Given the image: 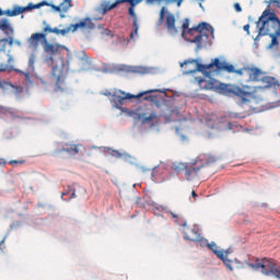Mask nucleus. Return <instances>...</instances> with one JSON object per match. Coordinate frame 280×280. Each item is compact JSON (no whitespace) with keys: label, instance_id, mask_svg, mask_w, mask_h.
<instances>
[{"label":"nucleus","instance_id":"f257e3e1","mask_svg":"<svg viewBox=\"0 0 280 280\" xmlns=\"http://www.w3.org/2000/svg\"><path fill=\"white\" fill-rule=\"evenodd\" d=\"M182 69H184V74L189 75L190 73H196L200 71L205 73L208 78L196 77L195 82L201 89V91H222L223 95L228 97H240L243 104H246L250 97H253V91L250 85H235V84H221L218 80L211 78V71H209V65H202L198 59L186 60L180 63Z\"/></svg>","mask_w":280,"mask_h":280},{"label":"nucleus","instance_id":"f03ea898","mask_svg":"<svg viewBox=\"0 0 280 280\" xmlns=\"http://www.w3.org/2000/svg\"><path fill=\"white\" fill-rule=\"evenodd\" d=\"M208 69L211 73H220V71L236 73V75L244 78L245 82H261L264 89H272V86H277V79L267 75L264 70L253 65L235 70L233 65L222 62L219 58H215L211 63H208Z\"/></svg>","mask_w":280,"mask_h":280},{"label":"nucleus","instance_id":"7ed1b4c3","mask_svg":"<svg viewBox=\"0 0 280 280\" xmlns=\"http://www.w3.org/2000/svg\"><path fill=\"white\" fill-rule=\"evenodd\" d=\"M182 30L183 38L186 36H194V38H186V40L197 45V51L202 49V44L206 43V40H209V32L213 34V27L208 25L207 22H201L197 26L189 28V19H185Z\"/></svg>","mask_w":280,"mask_h":280},{"label":"nucleus","instance_id":"20e7f679","mask_svg":"<svg viewBox=\"0 0 280 280\" xmlns=\"http://www.w3.org/2000/svg\"><path fill=\"white\" fill-rule=\"evenodd\" d=\"M60 54H48L45 58L47 67L51 69V80L55 82L56 91H62V86H65V78H67L65 59L62 57L56 59V56H60Z\"/></svg>","mask_w":280,"mask_h":280},{"label":"nucleus","instance_id":"39448f33","mask_svg":"<svg viewBox=\"0 0 280 280\" xmlns=\"http://www.w3.org/2000/svg\"><path fill=\"white\" fill-rule=\"evenodd\" d=\"M259 36H272L280 34V20L277 14L265 10L256 23Z\"/></svg>","mask_w":280,"mask_h":280},{"label":"nucleus","instance_id":"423d86ee","mask_svg":"<svg viewBox=\"0 0 280 280\" xmlns=\"http://www.w3.org/2000/svg\"><path fill=\"white\" fill-rule=\"evenodd\" d=\"M215 156L207 153H201L198 158L186 164L185 178L186 180H194V178L198 177L202 167H207V165H211V163H215Z\"/></svg>","mask_w":280,"mask_h":280},{"label":"nucleus","instance_id":"0eeeda50","mask_svg":"<svg viewBox=\"0 0 280 280\" xmlns=\"http://www.w3.org/2000/svg\"><path fill=\"white\" fill-rule=\"evenodd\" d=\"M27 43L31 47L38 49L40 43H43V49L45 54H60L63 49H67V46L60 44H51L47 42V35L45 33H34L28 39Z\"/></svg>","mask_w":280,"mask_h":280},{"label":"nucleus","instance_id":"6e6552de","mask_svg":"<svg viewBox=\"0 0 280 280\" xmlns=\"http://www.w3.org/2000/svg\"><path fill=\"white\" fill-rule=\"evenodd\" d=\"M247 266L253 268V270H259V268H261V272L266 277H271L272 275L276 279L280 280V269L277 268V264H275V261L268 258H264L261 261L257 258L255 264L249 262Z\"/></svg>","mask_w":280,"mask_h":280},{"label":"nucleus","instance_id":"1a4fd4ad","mask_svg":"<svg viewBox=\"0 0 280 280\" xmlns=\"http://www.w3.org/2000/svg\"><path fill=\"white\" fill-rule=\"evenodd\" d=\"M150 93H165L163 90H149L145 92H142L138 95H132L130 93H126L121 90H116L113 94V102L116 106V108H119V106L124 105L125 100H141L143 95H148Z\"/></svg>","mask_w":280,"mask_h":280},{"label":"nucleus","instance_id":"9d476101","mask_svg":"<svg viewBox=\"0 0 280 280\" xmlns=\"http://www.w3.org/2000/svg\"><path fill=\"white\" fill-rule=\"evenodd\" d=\"M183 226H185V229H184V238L185 240H188V242H198L199 244H207V240H205L200 235V229L189 228V226H187L186 222L183 224Z\"/></svg>","mask_w":280,"mask_h":280},{"label":"nucleus","instance_id":"9b49d317","mask_svg":"<svg viewBox=\"0 0 280 280\" xmlns=\"http://www.w3.org/2000/svg\"><path fill=\"white\" fill-rule=\"evenodd\" d=\"M80 148H82V144H73V143H66L62 149H55L51 153L52 156H58L60 152H67L70 156H75L80 154Z\"/></svg>","mask_w":280,"mask_h":280},{"label":"nucleus","instance_id":"f8f14e48","mask_svg":"<svg viewBox=\"0 0 280 280\" xmlns=\"http://www.w3.org/2000/svg\"><path fill=\"white\" fill-rule=\"evenodd\" d=\"M45 5H49V2H47L46 0H43L42 2H38L37 4L30 3L26 7L15 5L13 8V12H14L15 16H19V14H23V12H28L30 10H38L39 8H43Z\"/></svg>","mask_w":280,"mask_h":280},{"label":"nucleus","instance_id":"ddd939ff","mask_svg":"<svg viewBox=\"0 0 280 280\" xmlns=\"http://www.w3.org/2000/svg\"><path fill=\"white\" fill-rule=\"evenodd\" d=\"M93 21H95V16L92 19L85 18L81 20L79 23L73 25V32H78V30H86V32H93V30H95V23H93Z\"/></svg>","mask_w":280,"mask_h":280},{"label":"nucleus","instance_id":"4468645a","mask_svg":"<svg viewBox=\"0 0 280 280\" xmlns=\"http://www.w3.org/2000/svg\"><path fill=\"white\" fill-rule=\"evenodd\" d=\"M165 25L170 34H178V30L176 28V16H174V14H167Z\"/></svg>","mask_w":280,"mask_h":280},{"label":"nucleus","instance_id":"2eb2a0df","mask_svg":"<svg viewBox=\"0 0 280 280\" xmlns=\"http://www.w3.org/2000/svg\"><path fill=\"white\" fill-rule=\"evenodd\" d=\"M72 5L73 4H71V0H63L59 5L48 2V5L46 7L51 8L52 10H55V12H68Z\"/></svg>","mask_w":280,"mask_h":280},{"label":"nucleus","instance_id":"dca6fc26","mask_svg":"<svg viewBox=\"0 0 280 280\" xmlns=\"http://www.w3.org/2000/svg\"><path fill=\"white\" fill-rule=\"evenodd\" d=\"M0 31L5 34V36H12L14 34V28L10 25L8 19L0 20Z\"/></svg>","mask_w":280,"mask_h":280},{"label":"nucleus","instance_id":"f3484780","mask_svg":"<svg viewBox=\"0 0 280 280\" xmlns=\"http://www.w3.org/2000/svg\"><path fill=\"white\" fill-rule=\"evenodd\" d=\"M129 15L132 16L133 20V32L130 33V38L131 40L135 39L136 36H139V23L137 22V13H135V7H130L129 10Z\"/></svg>","mask_w":280,"mask_h":280},{"label":"nucleus","instance_id":"a211bd4d","mask_svg":"<svg viewBox=\"0 0 280 280\" xmlns=\"http://www.w3.org/2000/svg\"><path fill=\"white\" fill-rule=\"evenodd\" d=\"M115 8H117V3H105L103 4V8L100 10V16L94 18V21H102V19H104V15L106 14V12H110V10H115Z\"/></svg>","mask_w":280,"mask_h":280},{"label":"nucleus","instance_id":"6ab92c4d","mask_svg":"<svg viewBox=\"0 0 280 280\" xmlns=\"http://www.w3.org/2000/svg\"><path fill=\"white\" fill-rule=\"evenodd\" d=\"M201 246H208V248L210 250H212V253H214V255H217V257L219 259H224V252L222 250H219L218 249V245L215 243H207V240H206V243H200Z\"/></svg>","mask_w":280,"mask_h":280},{"label":"nucleus","instance_id":"aec40b11","mask_svg":"<svg viewBox=\"0 0 280 280\" xmlns=\"http://www.w3.org/2000/svg\"><path fill=\"white\" fill-rule=\"evenodd\" d=\"M138 119H141L142 125L152 124V121L156 119V113L152 112L149 116L145 114H138Z\"/></svg>","mask_w":280,"mask_h":280},{"label":"nucleus","instance_id":"412c9836","mask_svg":"<svg viewBox=\"0 0 280 280\" xmlns=\"http://www.w3.org/2000/svg\"><path fill=\"white\" fill-rule=\"evenodd\" d=\"M75 24H70L69 25V27H67V28H62V30H60V28H58V27H55L54 28V34H56L57 36H67V34H69V32H75V31H73V26H74Z\"/></svg>","mask_w":280,"mask_h":280},{"label":"nucleus","instance_id":"4be33fe9","mask_svg":"<svg viewBox=\"0 0 280 280\" xmlns=\"http://www.w3.org/2000/svg\"><path fill=\"white\" fill-rule=\"evenodd\" d=\"M3 40H8V39L0 38V51H5V44ZM0 71H8V65H1ZM0 89H3V83L1 82V80H0Z\"/></svg>","mask_w":280,"mask_h":280},{"label":"nucleus","instance_id":"5701e85b","mask_svg":"<svg viewBox=\"0 0 280 280\" xmlns=\"http://www.w3.org/2000/svg\"><path fill=\"white\" fill-rule=\"evenodd\" d=\"M173 170L174 172H176L177 174H180V172H184V170H187V164L179 162V163H174L173 165Z\"/></svg>","mask_w":280,"mask_h":280},{"label":"nucleus","instance_id":"b1692460","mask_svg":"<svg viewBox=\"0 0 280 280\" xmlns=\"http://www.w3.org/2000/svg\"><path fill=\"white\" fill-rule=\"evenodd\" d=\"M271 38V44L270 47H275V45H279V40L277 38H279L280 34L275 33V35H269Z\"/></svg>","mask_w":280,"mask_h":280},{"label":"nucleus","instance_id":"393cba45","mask_svg":"<svg viewBox=\"0 0 280 280\" xmlns=\"http://www.w3.org/2000/svg\"><path fill=\"white\" fill-rule=\"evenodd\" d=\"M221 260L226 266V268H229V270H231V272H233V267L231 266L232 261L226 259L224 254H223V259H221Z\"/></svg>","mask_w":280,"mask_h":280},{"label":"nucleus","instance_id":"a878e982","mask_svg":"<svg viewBox=\"0 0 280 280\" xmlns=\"http://www.w3.org/2000/svg\"><path fill=\"white\" fill-rule=\"evenodd\" d=\"M36 63V55H31L28 58V67H34Z\"/></svg>","mask_w":280,"mask_h":280},{"label":"nucleus","instance_id":"bb28decb","mask_svg":"<svg viewBox=\"0 0 280 280\" xmlns=\"http://www.w3.org/2000/svg\"><path fill=\"white\" fill-rule=\"evenodd\" d=\"M109 154L112 156H114L115 159H121V156H122V154L117 150H112Z\"/></svg>","mask_w":280,"mask_h":280},{"label":"nucleus","instance_id":"cd10ccee","mask_svg":"<svg viewBox=\"0 0 280 280\" xmlns=\"http://www.w3.org/2000/svg\"><path fill=\"white\" fill-rule=\"evenodd\" d=\"M3 43H8L10 47L14 45V38L12 36H9V38H2Z\"/></svg>","mask_w":280,"mask_h":280},{"label":"nucleus","instance_id":"c85d7f7f","mask_svg":"<svg viewBox=\"0 0 280 280\" xmlns=\"http://www.w3.org/2000/svg\"><path fill=\"white\" fill-rule=\"evenodd\" d=\"M165 20V7H162L161 11H160V23H163V21Z\"/></svg>","mask_w":280,"mask_h":280},{"label":"nucleus","instance_id":"c756f323","mask_svg":"<svg viewBox=\"0 0 280 280\" xmlns=\"http://www.w3.org/2000/svg\"><path fill=\"white\" fill-rule=\"evenodd\" d=\"M143 0H128V3L131 5V8H135V5H139Z\"/></svg>","mask_w":280,"mask_h":280},{"label":"nucleus","instance_id":"7c9ffc66","mask_svg":"<svg viewBox=\"0 0 280 280\" xmlns=\"http://www.w3.org/2000/svg\"><path fill=\"white\" fill-rule=\"evenodd\" d=\"M3 13L5 14V16H16L15 13H14V9L3 11Z\"/></svg>","mask_w":280,"mask_h":280},{"label":"nucleus","instance_id":"2f4dec72","mask_svg":"<svg viewBox=\"0 0 280 280\" xmlns=\"http://www.w3.org/2000/svg\"><path fill=\"white\" fill-rule=\"evenodd\" d=\"M43 32H45V33H49V34H54V28H51V26H49V25H47V26H45L44 28H43Z\"/></svg>","mask_w":280,"mask_h":280},{"label":"nucleus","instance_id":"473e14b6","mask_svg":"<svg viewBox=\"0 0 280 280\" xmlns=\"http://www.w3.org/2000/svg\"><path fill=\"white\" fill-rule=\"evenodd\" d=\"M234 9L236 12H242V5H240V3H235Z\"/></svg>","mask_w":280,"mask_h":280},{"label":"nucleus","instance_id":"72a5a7b5","mask_svg":"<svg viewBox=\"0 0 280 280\" xmlns=\"http://www.w3.org/2000/svg\"><path fill=\"white\" fill-rule=\"evenodd\" d=\"M170 215H172V218H174L175 220H178L179 215L176 214L175 212L173 211H168Z\"/></svg>","mask_w":280,"mask_h":280},{"label":"nucleus","instance_id":"f704fd0d","mask_svg":"<svg viewBox=\"0 0 280 280\" xmlns=\"http://www.w3.org/2000/svg\"><path fill=\"white\" fill-rule=\"evenodd\" d=\"M243 30L245 31V32H247V34H250V25H245L244 27H243Z\"/></svg>","mask_w":280,"mask_h":280},{"label":"nucleus","instance_id":"c9c22d12","mask_svg":"<svg viewBox=\"0 0 280 280\" xmlns=\"http://www.w3.org/2000/svg\"><path fill=\"white\" fill-rule=\"evenodd\" d=\"M116 5H119V3H128V0H116Z\"/></svg>","mask_w":280,"mask_h":280},{"label":"nucleus","instance_id":"e433bc0d","mask_svg":"<svg viewBox=\"0 0 280 280\" xmlns=\"http://www.w3.org/2000/svg\"><path fill=\"white\" fill-rule=\"evenodd\" d=\"M191 196H192V198H198V194H196V190L191 191Z\"/></svg>","mask_w":280,"mask_h":280},{"label":"nucleus","instance_id":"4c0bfd02","mask_svg":"<svg viewBox=\"0 0 280 280\" xmlns=\"http://www.w3.org/2000/svg\"><path fill=\"white\" fill-rule=\"evenodd\" d=\"M166 4L175 3L176 0H164Z\"/></svg>","mask_w":280,"mask_h":280},{"label":"nucleus","instance_id":"58836bf2","mask_svg":"<svg viewBox=\"0 0 280 280\" xmlns=\"http://www.w3.org/2000/svg\"><path fill=\"white\" fill-rule=\"evenodd\" d=\"M180 139L182 141H187V137H185V135H180Z\"/></svg>","mask_w":280,"mask_h":280},{"label":"nucleus","instance_id":"ea45409f","mask_svg":"<svg viewBox=\"0 0 280 280\" xmlns=\"http://www.w3.org/2000/svg\"><path fill=\"white\" fill-rule=\"evenodd\" d=\"M105 34H106L107 36H110V31H109V30H105Z\"/></svg>","mask_w":280,"mask_h":280},{"label":"nucleus","instance_id":"a19ab883","mask_svg":"<svg viewBox=\"0 0 280 280\" xmlns=\"http://www.w3.org/2000/svg\"><path fill=\"white\" fill-rule=\"evenodd\" d=\"M16 163H19V161H11V162H10V165H14V164H16Z\"/></svg>","mask_w":280,"mask_h":280},{"label":"nucleus","instance_id":"79ce46f5","mask_svg":"<svg viewBox=\"0 0 280 280\" xmlns=\"http://www.w3.org/2000/svg\"><path fill=\"white\" fill-rule=\"evenodd\" d=\"M15 45H18L19 47H21V42H20V40H15Z\"/></svg>","mask_w":280,"mask_h":280},{"label":"nucleus","instance_id":"37998d69","mask_svg":"<svg viewBox=\"0 0 280 280\" xmlns=\"http://www.w3.org/2000/svg\"><path fill=\"white\" fill-rule=\"evenodd\" d=\"M39 82H42V84H47V82L43 79H39Z\"/></svg>","mask_w":280,"mask_h":280},{"label":"nucleus","instance_id":"c03bdc74","mask_svg":"<svg viewBox=\"0 0 280 280\" xmlns=\"http://www.w3.org/2000/svg\"><path fill=\"white\" fill-rule=\"evenodd\" d=\"M70 198H75V191H73L72 194H71V197Z\"/></svg>","mask_w":280,"mask_h":280},{"label":"nucleus","instance_id":"a18cd8bd","mask_svg":"<svg viewBox=\"0 0 280 280\" xmlns=\"http://www.w3.org/2000/svg\"><path fill=\"white\" fill-rule=\"evenodd\" d=\"M68 192H62L61 194V198H65V196H67Z\"/></svg>","mask_w":280,"mask_h":280},{"label":"nucleus","instance_id":"49530a36","mask_svg":"<svg viewBox=\"0 0 280 280\" xmlns=\"http://www.w3.org/2000/svg\"><path fill=\"white\" fill-rule=\"evenodd\" d=\"M3 10L0 9V16H3Z\"/></svg>","mask_w":280,"mask_h":280},{"label":"nucleus","instance_id":"de8ad7c7","mask_svg":"<svg viewBox=\"0 0 280 280\" xmlns=\"http://www.w3.org/2000/svg\"><path fill=\"white\" fill-rule=\"evenodd\" d=\"M12 60H14V59H12V57H9L8 62H12Z\"/></svg>","mask_w":280,"mask_h":280},{"label":"nucleus","instance_id":"09e8293b","mask_svg":"<svg viewBox=\"0 0 280 280\" xmlns=\"http://www.w3.org/2000/svg\"><path fill=\"white\" fill-rule=\"evenodd\" d=\"M4 84L7 85V86H11L12 84H10L9 82H4Z\"/></svg>","mask_w":280,"mask_h":280},{"label":"nucleus","instance_id":"8fccbe9b","mask_svg":"<svg viewBox=\"0 0 280 280\" xmlns=\"http://www.w3.org/2000/svg\"><path fill=\"white\" fill-rule=\"evenodd\" d=\"M273 3H280V0H273Z\"/></svg>","mask_w":280,"mask_h":280},{"label":"nucleus","instance_id":"3c124183","mask_svg":"<svg viewBox=\"0 0 280 280\" xmlns=\"http://www.w3.org/2000/svg\"><path fill=\"white\" fill-rule=\"evenodd\" d=\"M98 30H103L102 25H98Z\"/></svg>","mask_w":280,"mask_h":280},{"label":"nucleus","instance_id":"603ef678","mask_svg":"<svg viewBox=\"0 0 280 280\" xmlns=\"http://www.w3.org/2000/svg\"><path fill=\"white\" fill-rule=\"evenodd\" d=\"M3 242H4V240H2V241L0 242V246L3 244Z\"/></svg>","mask_w":280,"mask_h":280},{"label":"nucleus","instance_id":"864d4df0","mask_svg":"<svg viewBox=\"0 0 280 280\" xmlns=\"http://www.w3.org/2000/svg\"><path fill=\"white\" fill-rule=\"evenodd\" d=\"M177 5H180V1H178Z\"/></svg>","mask_w":280,"mask_h":280},{"label":"nucleus","instance_id":"5fc2aeb1","mask_svg":"<svg viewBox=\"0 0 280 280\" xmlns=\"http://www.w3.org/2000/svg\"><path fill=\"white\" fill-rule=\"evenodd\" d=\"M176 132H178V128H176Z\"/></svg>","mask_w":280,"mask_h":280}]
</instances>
